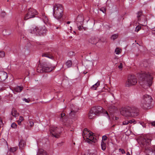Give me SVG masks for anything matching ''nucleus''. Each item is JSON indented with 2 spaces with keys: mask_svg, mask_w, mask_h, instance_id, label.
<instances>
[{
  "mask_svg": "<svg viewBox=\"0 0 155 155\" xmlns=\"http://www.w3.org/2000/svg\"><path fill=\"white\" fill-rule=\"evenodd\" d=\"M139 77L140 84L143 88L147 89L151 85L153 78L150 73L141 71Z\"/></svg>",
  "mask_w": 155,
  "mask_h": 155,
  "instance_id": "1",
  "label": "nucleus"
},
{
  "mask_svg": "<svg viewBox=\"0 0 155 155\" xmlns=\"http://www.w3.org/2000/svg\"><path fill=\"white\" fill-rule=\"evenodd\" d=\"M138 109L135 107H127L120 111L121 114L126 117H135L138 115Z\"/></svg>",
  "mask_w": 155,
  "mask_h": 155,
  "instance_id": "2",
  "label": "nucleus"
},
{
  "mask_svg": "<svg viewBox=\"0 0 155 155\" xmlns=\"http://www.w3.org/2000/svg\"><path fill=\"white\" fill-rule=\"evenodd\" d=\"M63 7L61 5L55 4L53 7V15L54 18L58 19H60L63 15Z\"/></svg>",
  "mask_w": 155,
  "mask_h": 155,
  "instance_id": "3",
  "label": "nucleus"
},
{
  "mask_svg": "<svg viewBox=\"0 0 155 155\" xmlns=\"http://www.w3.org/2000/svg\"><path fill=\"white\" fill-rule=\"evenodd\" d=\"M153 99L151 96L147 94L144 95L141 101L140 105L144 109L150 108Z\"/></svg>",
  "mask_w": 155,
  "mask_h": 155,
  "instance_id": "4",
  "label": "nucleus"
},
{
  "mask_svg": "<svg viewBox=\"0 0 155 155\" xmlns=\"http://www.w3.org/2000/svg\"><path fill=\"white\" fill-rule=\"evenodd\" d=\"M54 67H52L51 64L47 65L45 64H39L37 68V71L40 73L48 72L54 69Z\"/></svg>",
  "mask_w": 155,
  "mask_h": 155,
  "instance_id": "5",
  "label": "nucleus"
},
{
  "mask_svg": "<svg viewBox=\"0 0 155 155\" xmlns=\"http://www.w3.org/2000/svg\"><path fill=\"white\" fill-rule=\"evenodd\" d=\"M62 128L54 127L50 130V133L52 135L56 138H58L60 136V134L62 132Z\"/></svg>",
  "mask_w": 155,
  "mask_h": 155,
  "instance_id": "6",
  "label": "nucleus"
},
{
  "mask_svg": "<svg viewBox=\"0 0 155 155\" xmlns=\"http://www.w3.org/2000/svg\"><path fill=\"white\" fill-rule=\"evenodd\" d=\"M137 82L136 77L133 75H130L128 77L127 81L126 82L125 85L127 87H130L135 85Z\"/></svg>",
  "mask_w": 155,
  "mask_h": 155,
  "instance_id": "7",
  "label": "nucleus"
},
{
  "mask_svg": "<svg viewBox=\"0 0 155 155\" xmlns=\"http://www.w3.org/2000/svg\"><path fill=\"white\" fill-rule=\"evenodd\" d=\"M38 13L36 10L30 8L29 9L28 13L26 14L24 17V20H26L29 19L34 18L35 16L38 15Z\"/></svg>",
  "mask_w": 155,
  "mask_h": 155,
  "instance_id": "8",
  "label": "nucleus"
},
{
  "mask_svg": "<svg viewBox=\"0 0 155 155\" xmlns=\"http://www.w3.org/2000/svg\"><path fill=\"white\" fill-rule=\"evenodd\" d=\"M47 31L46 28L45 26H43L37 27V35L41 36L44 35L46 34Z\"/></svg>",
  "mask_w": 155,
  "mask_h": 155,
  "instance_id": "9",
  "label": "nucleus"
},
{
  "mask_svg": "<svg viewBox=\"0 0 155 155\" xmlns=\"http://www.w3.org/2000/svg\"><path fill=\"white\" fill-rule=\"evenodd\" d=\"M91 110L97 116L104 112L103 108L100 106H96L93 107Z\"/></svg>",
  "mask_w": 155,
  "mask_h": 155,
  "instance_id": "10",
  "label": "nucleus"
},
{
  "mask_svg": "<svg viewBox=\"0 0 155 155\" xmlns=\"http://www.w3.org/2000/svg\"><path fill=\"white\" fill-rule=\"evenodd\" d=\"M89 135L88 136V137H86V139L85 141L89 143H91V144L95 143L96 141V139L94 138L92 135L93 134V133L91 132H89Z\"/></svg>",
  "mask_w": 155,
  "mask_h": 155,
  "instance_id": "11",
  "label": "nucleus"
},
{
  "mask_svg": "<svg viewBox=\"0 0 155 155\" xmlns=\"http://www.w3.org/2000/svg\"><path fill=\"white\" fill-rule=\"evenodd\" d=\"M151 141L150 139L148 138L147 137H145L141 139V143L143 145L147 146L150 144Z\"/></svg>",
  "mask_w": 155,
  "mask_h": 155,
  "instance_id": "12",
  "label": "nucleus"
},
{
  "mask_svg": "<svg viewBox=\"0 0 155 155\" xmlns=\"http://www.w3.org/2000/svg\"><path fill=\"white\" fill-rule=\"evenodd\" d=\"M8 77L7 74L4 71H0V81H4Z\"/></svg>",
  "mask_w": 155,
  "mask_h": 155,
  "instance_id": "13",
  "label": "nucleus"
},
{
  "mask_svg": "<svg viewBox=\"0 0 155 155\" xmlns=\"http://www.w3.org/2000/svg\"><path fill=\"white\" fill-rule=\"evenodd\" d=\"M84 20V17L82 15H79L76 18V21L77 23H79L81 25H82L83 24V21Z\"/></svg>",
  "mask_w": 155,
  "mask_h": 155,
  "instance_id": "14",
  "label": "nucleus"
},
{
  "mask_svg": "<svg viewBox=\"0 0 155 155\" xmlns=\"http://www.w3.org/2000/svg\"><path fill=\"white\" fill-rule=\"evenodd\" d=\"M26 142L25 140H21L19 142V147L20 149H22L26 146Z\"/></svg>",
  "mask_w": 155,
  "mask_h": 155,
  "instance_id": "15",
  "label": "nucleus"
},
{
  "mask_svg": "<svg viewBox=\"0 0 155 155\" xmlns=\"http://www.w3.org/2000/svg\"><path fill=\"white\" fill-rule=\"evenodd\" d=\"M96 115L91 109L89 111L88 114V117L89 119H93L95 118Z\"/></svg>",
  "mask_w": 155,
  "mask_h": 155,
  "instance_id": "16",
  "label": "nucleus"
},
{
  "mask_svg": "<svg viewBox=\"0 0 155 155\" xmlns=\"http://www.w3.org/2000/svg\"><path fill=\"white\" fill-rule=\"evenodd\" d=\"M41 16L42 20L45 24H46L48 22V20L47 16L45 15L44 13H42L41 14Z\"/></svg>",
  "mask_w": 155,
  "mask_h": 155,
  "instance_id": "17",
  "label": "nucleus"
},
{
  "mask_svg": "<svg viewBox=\"0 0 155 155\" xmlns=\"http://www.w3.org/2000/svg\"><path fill=\"white\" fill-rule=\"evenodd\" d=\"M37 27H32L31 28L29 31L32 34H35L37 35Z\"/></svg>",
  "mask_w": 155,
  "mask_h": 155,
  "instance_id": "18",
  "label": "nucleus"
},
{
  "mask_svg": "<svg viewBox=\"0 0 155 155\" xmlns=\"http://www.w3.org/2000/svg\"><path fill=\"white\" fill-rule=\"evenodd\" d=\"M11 114L14 117H16L19 115L17 111L14 108H13L11 111Z\"/></svg>",
  "mask_w": 155,
  "mask_h": 155,
  "instance_id": "19",
  "label": "nucleus"
},
{
  "mask_svg": "<svg viewBox=\"0 0 155 155\" xmlns=\"http://www.w3.org/2000/svg\"><path fill=\"white\" fill-rule=\"evenodd\" d=\"M37 155H47L46 152L42 149H39L37 154Z\"/></svg>",
  "mask_w": 155,
  "mask_h": 155,
  "instance_id": "20",
  "label": "nucleus"
},
{
  "mask_svg": "<svg viewBox=\"0 0 155 155\" xmlns=\"http://www.w3.org/2000/svg\"><path fill=\"white\" fill-rule=\"evenodd\" d=\"M23 88L22 86H18L15 88L14 90L16 92H20L22 91Z\"/></svg>",
  "mask_w": 155,
  "mask_h": 155,
  "instance_id": "21",
  "label": "nucleus"
},
{
  "mask_svg": "<svg viewBox=\"0 0 155 155\" xmlns=\"http://www.w3.org/2000/svg\"><path fill=\"white\" fill-rule=\"evenodd\" d=\"M100 81H98L97 83L92 86V87H91V89L93 90H96L97 88L100 85Z\"/></svg>",
  "mask_w": 155,
  "mask_h": 155,
  "instance_id": "22",
  "label": "nucleus"
},
{
  "mask_svg": "<svg viewBox=\"0 0 155 155\" xmlns=\"http://www.w3.org/2000/svg\"><path fill=\"white\" fill-rule=\"evenodd\" d=\"M137 18L138 19V21H140V17L142 15H143V11H140L138 12L137 13Z\"/></svg>",
  "mask_w": 155,
  "mask_h": 155,
  "instance_id": "23",
  "label": "nucleus"
},
{
  "mask_svg": "<svg viewBox=\"0 0 155 155\" xmlns=\"http://www.w3.org/2000/svg\"><path fill=\"white\" fill-rule=\"evenodd\" d=\"M96 39L95 38H90L89 40V42L91 43V44H96L97 42L96 41Z\"/></svg>",
  "mask_w": 155,
  "mask_h": 155,
  "instance_id": "24",
  "label": "nucleus"
},
{
  "mask_svg": "<svg viewBox=\"0 0 155 155\" xmlns=\"http://www.w3.org/2000/svg\"><path fill=\"white\" fill-rule=\"evenodd\" d=\"M101 149L103 150H105L106 148V144L104 143L103 141H102L101 144Z\"/></svg>",
  "mask_w": 155,
  "mask_h": 155,
  "instance_id": "25",
  "label": "nucleus"
},
{
  "mask_svg": "<svg viewBox=\"0 0 155 155\" xmlns=\"http://www.w3.org/2000/svg\"><path fill=\"white\" fill-rule=\"evenodd\" d=\"M66 65L68 68H69L72 65V62L71 61L68 60L66 62Z\"/></svg>",
  "mask_w": 155,
  "mask_h": 155,
  "instance_id": "26",
  "label": "nucleus"
},
{
  "mask_svg": "<svg viewBox=\"0 0 155 155\" xmlns=\"http://www.w3.org/2000/svg\"><path fill=\"white\" fill-rule=\"evenodd\" d=\"M24 118L23 117L20 116L19 117V119L17 120V122L18 125H20L21 124V122L24 120Z\"/></svg>",
  "mask_w": 155,
  "mask_h": 155,
  "instance_id": "27",
  "label": "nucleus"
},
{
  "mask_svg": "<svg viewBox=\"0 0 155 155\" xmlns=\"http://www.w3.org/2000/svg\"><path fill=\"white\" fill-rule=\"evenodd\" d=\"M77 111L75 110H73L71 109V112L69 113V115L70 116L72 117H73L74 115L76 113Z\"/></svg>",
  "mask_w": 155,
  "mask_h": 155,
  "instance_id": "28",
  "label": "nucleus"
},
{
  "mask_svg": "<svg viewBox=\"0 0 155 155\" xmlns=\"http://www.w3.org/2000/svg\"><path fill=\"white\" fill-rule=\"evenodd\" d=\"M121 50L119 48H117L115 51V52L117 54H119L121 52Z\"/></svg>",
  "mask_w": 155,
  "mask_h": 155,
  "instance_id": "29",
  "label": "nucleus"
},
{
  "mask_svg": "<svg viewBox=\"0 0 155 155\" xmlns=\"http://www.w3.org/2000/svg\"><path fill=\"white\" fill-rule=\"evenodd\" d=\"M118 37V34H114L112 35L111 37V39L114 40L116 39Z\"/></svg>",
  "mask_w": 155,
  "mask_h": 155,
  "instance_id": "30",
  "label": "nucleus"
},
{
  "mask_svg": "<svg viewBox=\"0 0 155 155\" xmlns=\"http://www.w3.org/2000/svg\"><path fill=\"white\" fill-rule=\"evenodd\" d=\"M42 56L46 57L49 58H51L52 57L51 56L49 55V54L47 53H43L42 54Z\"/></svg>",
  "mask_w": 155,
  "mask_h": 155,
  "instance_id": "31",
  "label": "nucleus"
},
{
  "mask_svg": "<svg viewBox=\"0 0 155 155\" xmlns=\"http://www.w3.org/2000/svg\"><path fill=\"white\" fill-rule=\"evenodd\" d=\"M77 25L78 26V29L79 30H81V29L83 28L82 25H81L79 24V23H77Z\"/></svg>",
  "mask_w": 155,
  "mask_h": 155,
  "instance_id": "32",
  "label": "nucleus"
},
{
  "mask_svg": "<svg viewBox=\"0 0 155 155\" xmlns=\"http://www.w3.org/2000/svg\"><path fill=\"white\" fill-rule=\"evenodd\" d=\"M17 150V148L16 147H12L11 148L9 149V151L10 152H14L15 151H16Z\"/></svg>",
  "mask_w": 155,
  "mask_h": 155,
  "instance_id": "33",
  "label": "nucleus"
},
{
  "mask_svg": "<svg viewBox=\"0 0 155 155\" xmlns=\"http://www.w3.org/2000/svg\"><path fill=\"white\" fill-rule=\"evenodd\" d=\"M129 123L132 124L133 123L134 124L136 123V121L134 119H132L131 120H128Z\"/></svg>",
  "mask_w": 155,
  "mask_h": 155,
  "instance_id": "34",
  "label": "nucleus"
},
{
  "mask_svg": "<svg viewBox=\"0 0 155 155\" xmlns=\"http://www.w3.org/2000/svg\"><path fill=\"white\" fill-rule=\"evenodd\" d=\"M87 129L85 128L84 129V131H83L82 135L83 136V137L84 138V137H87V136H85V133H86L85 131H87Z\"/></svg>",
  "mask_w": 155,
  "mask_h": 155,
  "instance_id": "35",
  "label": "nucleus"
},
{
  "mask_svg": "<svg viewBox=\"0 0 155 155\" xmlns=\"http://www.w3.org/2000/svg\"><path fill=\"white\" fill-rule=\"evenodd\" d=\"M141 27L140 26H137L135 28V31L138 32L141 29Z\"/></svg>",
  "mask_w": 155,
  "mask_h": 155,
  "instance_id": "36",
  "label": "nucleus"
},
{
  "mask_svg": "<svg viewBox=\"0 0 155 155\" xmlns=\"http://www.w3.org/2000/svg\"><path fill=\"white\" fill-rule=\"evenodd\" d=\"M5 56V53L3 51H0V58H3Z\"/></svg>",
  "mask_w": 155,
  "mask_h": 155,
  "instance_id": "37",
  "label": "nucleus"
},
{
  "mask_svg": "<svg viewBox=\"0 0 155 155\" xmlns=\"http://www.w3.org/2000/svg\"><path fill=\"white\" fill-rule=\"evenodd\" d=\"M82 155H90V151L89 150H87Z\"/></svg>",
  "mask_w": 155,
  "mask_h": 155,
  "instance_id": "38",
  "label": "nucleus"
},
{
  "mask_svg": "<svg viewBox=\"0 0 155 155\" xmlns=\"http://www.w3.org/2000/svg\"><path fill=\"white\" fill-rule=\"evenodd\" d=\"M65 116V114L64 113H62L61 115L60 119L61 120H63V119L65 117H64Z\"/></svg>",
  "mask_w": 155,
  "mask_h": 155,
  "instance_id": "39",
  "label": "nucleus"
},
{
  "mask_svg": "<svg viewBox=\"0 0 155 155\" xmlns=\"http://www.w3.org/2000/svg\"><path fill=\"white\" fill-rule=\"evenodd\" d=\"M17 125L15 123H12L11 127L13 128H16L17 127Z\"/></svg>",
  "mask_w": 155,
  "mask_h": 155,
  "instance_id": "40",
  "label": "nucleus"
},
{
  "mask_svg": "<svg viewBox=\"0 0 155 155\" xmlns=\"http://www.w3.org/2000/svg\"><path fill=\"white\" fill-rule=\"evenodd\" d=\"M104 115L105 116L109 118V115L108 114V112L107 111H105L104 112Z\"/></svg>",
  "mask_w": 155,
  "mask_h": 155,
  "instance_id": "41",
  "label": "nucleus"
},
{
  "mask_svg": "<svg viewBox=\"0 0 155 155\" xmlns=\"http://www.w3.org/2000/svg\"><path fill=\"white\" fill-rule=\"evenodd\" d=\"M100 10L102 11L103 13H105L106 12V9L104 7H102L101 8Z\"/></svg>",
  "mask_w": 155,
  "mask_h": 155,
  "instance_id": "42",
  "label": "nucleus"
},
{
  "mask_svg": "<svg viewBox=\"0 0 155 155\" xmlns=\"http://www.w3.org/2000/svg\"><path fill=\"white\" fill-rule=\"evenodd\" d=\"M119 152H121L122 154H124L125 153V151L123 149H121V148L119 150Z\"/></svg>",
  "mask_w": 155,
  "mask_h": 155,
  "instance_id": "43",
  "label": "nucleus"
},
{
  "mask_svg": "<svg viewBox=\"0 0 155 155\" xmlns=\"http://www.w3.org/2000/svg\"><path fill=\"white\" fill-rule=\"evenodd\" d=\"M128 124L129 122L128 120H126L123 122L122 124L123 125H126Z\"/></svg>",
  "mask_w": 155,
  "mask_h": 155,
  "instance_id": "44",
  "label": "nucleus"
},
{
  "mask_svg": "<svg viewBox=\"0 0 155 155\" xmlns=\"http://www.w3.org/2000/svg\"><path fill=\"white\" fill-rule=\"evenodd\" d=\"M107 137L106 136V135H104V136H103V137H102V141H103V140H107Z\"/></svg>",
  "mask_w": 155,
  "mask_h": 155,
  "instance_id": "45",
  "label": "nucleus"
},
{
  "mask_svg": "<svg viewBox=\"0 0 155 155\" xmlns=\"http://www.w3.org/2000/svg\"><path fill=\"white\" fill-rule=\"evenodd\" d=\"M29 124L30 127H31L34 125V123L33 122L31 121H30L29 122Z\"/></svg>",
  "mask_w": 155,
  "mask_h": 155,
  "instance_id": "46",
  "label": "nucleus"
},
{
  "mask_svg": "<svg viewBox=\"0 0 155 155\" xmlns=\"http://www.w3.org/2000/svg\"><path fill=\"white\" fill-rule=\"evenodd\" d=\"M118 68L120 69H122L123 68V64L122 63H120V65L118 66Z\"/></svg>",
  "mask_w": 155,
  "mask_h": 155,
  "instance_id": "47",
  "label": "nucleus"
},
{
  "mask_svg": "<svg viewBox=\"0 0 155 155\" xmlns=\"http://www.w3.org/2000/svg\"><path fill=\"white\" fill-rule=\"evenodd\" d=\"M3 125L2 120L1 118L0 117V126H2Z\"/></svg>",
  "mask_w": 155,
  "mask_h": 155,
  "instance_id": "48",
  "label": "nucleus"
},
{
  "mask_svg": "<svg viewBox=\"0 0 155 155\" xmlns=\"http://www.w3.org/2000/svg\"><path fill=\"white\" fill-rule=\"evenodd\" d=\"M6 14L5 12H2L1 13V15L3 17H4L6 15Z\"/></svg>",
  "mask_w": 155,
  "mask_h": 155,
  "instance_id": "49",
  "label": "nucleus"
},
{
  "mask_svg": "<svg viewBox=\"0 0 155 155\" xmlns=\"http://www.w3.org/2000/svg\"><path fill=\"white\" fill-rule=\"evenodd\" d=\"M68 54L69 56L73 55L74 54V53L73 51H70L68 53Z\"/></svg>",
  "mask_w": 155,
  "mask_h": 155,
  "instance_id": "50",
  "label": "nucleus"
},
{
  "mask_svg": "<svg viewBox=\"0 0 155 155\" xmlns=\"http://www.w3.org/2000/svg\"><path fill=\"white\" fill-rule=\"evenodd\" d=\"M23 100L24 101H25V102H26L27 103H28V102H29V101H30L28 100V99H26L25 98H24L23 99Z\"/></svg>",
  "mask_w": 155,
  "mask_h": 155,
  "instance_id": "51",
  "label": "nucleus"
},
{
  "mask_svg": "<svg viewBox=\"0 0 155 155\" xmlns=\"http://www.w3.org/2000/svg\"><path fill=\"white\" fill-rule=\"evenodd\" d=\"M139 123H140V124L143 127H145V124L144 123H143V122H142V123H140V122H139Z\"/></svg>",
  "mask_w": 155,
  "mask_h": 155,
  "instance_id": "52",
  "label": "nucleus"
},
{
  "mask_svg": "<svg viewBox=\"0 0 155 155\" xmlns=\"http://www.w3.org/2000/svg\"><path fill=\"white\" fill-rule=\"evenodd\" d=\"M150 124H151L152 126H155V121H153V122H151Z\"/></svg>",
  "mask_w": 155,
  "mask_h": 155,
  "instance_id": "53",
  "label": "nucleus"
},
{
  "mask_svg": "<svg viewBox=\"0 0 155 155\" xmlns=\"http://www.w3.org/2000/svg\"><path fill=\"white\" fill-rule=\"evenodd\" d=\"M90 155H96V154L94 153L91 152H90Z\"/></svg>",
  "mask_w": 155,
  "mask_h": 155,
  "instance_id": "54",
  "label": "nucleus"
},
{
  "mask_svg": "<svg viewBox=\"0 0 155 155\" xmlns=\"http://www.w3.org/2000/svg\"><path fill=\"white\" fill-rule=\"evenodd\" d=\"M152 33L153 34L155 35V29L152 31Z\"/></svg>",
  "mask_w": 155,
  "mask_h": 155,
  "instance_id": "55",
  "label": "nucleus"
},
{
  "mask_svg": "<svg viewBox=\"0 0 155 155\" xmlns=\"http://www.w3.org/2000/svg\"><path fill=\"white\" fill-rule=\"evenodd\" d=\"M119 118L117 117H115V119L116 120H117Z\"/></svg>",
  "mask_w": 155,
  "mask_h": 155,
  "instance_id": "56",
  "label": "nucleus"
},
{
  "mask_svg": "<svg viewBox=\"0 0 155 155\" xmlns=\"http://www.w3.org/2000/svg\"><path fill=\"white\" fill-rule=\"evenodd\" d=\"M127 155H130V154L129 152H127Z\"/></svg>",
  "mask_w": 155,
  "mask_h": 155,
  "instance_id": "57",
  "label": "nucleus"
},
{
  "mask_svg": "<svg viewBox=\"0 0 155 155\" xmlns=\"http://www.w3.org/2000/svg\"><path fill=\"white\" fill-rule=\"evenodd\" d=\"M70 23V21H68L67 22V23L68 24H69Z\"/></svg>",
  "mask_w": 155,
  "mask_h": 155,
  "instance_id": "58",
  "label": "nucleus"
},
{
  "mask_svg": "<svg viewBox=\"0 0 155 155\" xmlns=\"http://www.w3.org/2000/svg\"><path fill=\"white\" fill-rule=\"evenodd\" d=\"M115 126V125L114 124V125H113L112 126V127H114Z\"/></svg>",
  "mask_w": 155,
  "mask_h": 155,
  "instance_id": "59",
  "label": "nucleus"
},
{
  "mask_svg": "<svg viewBox=\"0 0 155 155\" xmlns=\"http://www.w3.org/2000/svg\"><path fill=\"white\" fill-rule=\"evenodd\" d=\"M144 24H145L146 23H145V21L144 22Z\"/></svg>",
  "mask_w": 155,
  "mask_h": 155,
  "instance_id": "60",
  "label": "nucleus"
},
{
  "mask_svg": "<svg viewBox=\"0 0 155 155\" xmlns=\"http://www.w3.org/2000/svg\"><path fill=\"white\" fill-rule=\"evenodd\" d=\"M74 33H75V31H74Z\"/></svg>",
  "mask_w": 155,
  "mask_h": 155,
  "instance_id": "61",
  "label": "nucleus"
}]
</instances>
